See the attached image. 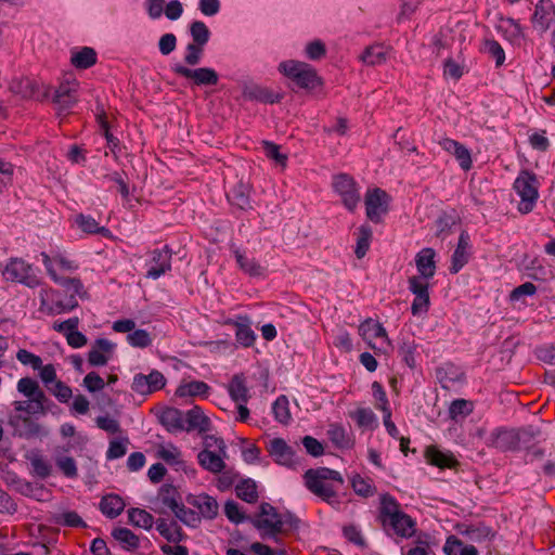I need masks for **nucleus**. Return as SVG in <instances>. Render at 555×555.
<instances>
[{
    "label": "nucleus",
    "mask_w": 555,
    "mask_h": 555,
    "mask_svg": "<svg viewBox=\"0 0 555 555\" xmlns=\"http://www.w3.org/2000/svg\"><path fill=\"white\" fill-rule=\"evenodd\" d=\"M469 249V234L466 231H462L449 268L452 274H456L468 262L470 256Z\"/></svg>",
    "instance_id": "20"
},
{
    "label": "nucleus",
    "mask_w": 555,
    "mask_h": 555,
    "mask_svg": "<svg viewBox=\"0 0 555 555\" xmlns=\"http://www.w3.org/2000/svg\"><path fill=\"white\" fill-rule=\"evenodd\" d=\"M55 283L63 286L66 291L72 292L70 295H80L82 291V283L77 278L59 276L57 274L52 279Z\"/></svg>",
    "instance_id": "57"
},
{
    "label": "nucleus",
    "mask_w": 555,
    "mask_h": 555,
    "mask_svg": "<svg viewBox=\"0 0 555 555\" xmlns=\"http://www.w3.org/2000/svg\"><path fill=\"white\" fill-rule=\"evenodd\" d=\"M251 522L255 528L263 531L262 538H271L274 542H279V534L297 528L299 520L291 513L281 515L271 504L262 502L257 518L251 519Z\"/></svg>",
    "instance_id": "3"
},
{
    "label": "nucleus",
    "mask_w": 555,
    "mask_h": 555,
    "mask_svg": "<svg viewBox=\"0 0 555 555\" xmlns=\"http://www.w3.org/2000/svg\"><path fill=\"white\" fill-rule=\"evenodd\" d=\"M158 499L160 502L168 506L171 511H176L180 505L179 501L181 500L180 493L176 487L172 485H164L159 489Z\"/></svg>",
    "instance_id": "44"
},
{
    "label": "nucleus",
    "mask_w": 555,
    "mask_h": 555,
    "mask_svg": "<svg viewBox=\"0 0 555 555\" xmlns=\"http://www.w3.org/2000/svg\"><path fill=\"white\" fill-rule=\"evenodd\" d=\"M83 386L90 391H100L105 387L103 378L95 372L88 373L83 378Z\"/></svg>",
    "instance_id": "63"
},
{
    "label": "nucleus",
    "mask_w": 555,
    "mask_h": 555,
    "mask_svg": "<svg viewBox=\"0 0 555 555\" xmlns=\"http://www.w3.org/2000/svg\"><path fill=\"white\" fill-rule=\"evenodd\" d=\"M209 389V385L202 380L184 382L178 386L176 396L179 398L197 396L206 398Z\"/></svg>",
    "instance_id": "32"
},
{
    "label": "nucleus",
    "mask_w": 555,
    "mask_h": 555,
    "mask_svg": "<svg viewBox=\"0 0 555 555\" xmlns=\"http://www.w3.org/2000/svg\"><path fill=\"white\" fill-rule=\"evenodd\" d=\"M530 434L525 429L498 428L488 438V446L501 451H514L519 449L520 442Z\"/></svg>",
    "instance_id": "6"
},
{
    "label": "nucleus",
    "mask_w": 555,
    "mask_h": 555,
    "mask_svg": "<svg viewBox=\"0 0 555 555\" xmlns=\"http://www.w3.org/2000/svg\"><path fill=\"white\" fill-rule=\"evenodd\" d=\"M190 34L193 42L199 43V46H206L210 38V30L202 21H194L191 23Z\"/></svg>",
    "instance_id": "49"
},
{
    "label": "nucleus",
    "mask_w": 555,
    "mask_h": 555,
    "mask_svg": "<svg viewBox=\"0 0 555 555\" xmlns=\"http://www.w3.org/2000/svg\"><path fill=\"white\" fill-rule=\"evenodd\" d=\"M224 514L228 517V519L234 524L243 522L246 517L241 512L240 506L234 501H228L224 505Z\"/></svg>",
    "instance_id": "61"
},
{
    "label": "nucleus",
    "mask_w": 555,
    "mask_h": 555,
    "mask_svg": "<svg viewBox=\"0 0 555 555\" xmlns=\"http://www.w3.org/2000/svg\"><path fill=\"white\" fill-rule=\"evenodd\" d=\"M351 487L356 494L362 498L373 496L376 488L371 478H363L361 475L356 474L350 479Z\"/></svg>",
    "instance_id": "41"
},
{
    "label": "nucleus",
    "mask_w": 555,
    "mask_h": 555,
    "mask_svg": "<svg viewBox=\"0 0 555 555\" xmlns=\"http://www.w3.org/2000/svg\"><path fill=\"white\" fill-rule=\"evenodd\" d=\"M2 275L7 281L22 283L28 287L39 285L37 276L33 274L31 266L21 258L11 259L3 269Z\"/></svg>",
    "instance_id": "7"
},
{
    "label": "nucleus",
    "mask_w": 555,
    "mask_h": 555,
    "mask_svg": "<svg viewBox=\"0 0 555 555\" xmlns=\"http://www.w3.org/2000/svg\"><path fill=\"white\" fill-rule=\"evenodd\" d=\"M54 522L57 525L67 526L70 528H86L87 525L82 520V518L78 515V513L74 511L65 512L61 515H57L54 518Z\"/></svg>",
    "instance_id": "52"
},
{
    "label": "nucleus",
    "mask_w": 555,
    "mask_h": 555,
    "mask_svg": "<svg viewBox=\"0 0 555 555\" xmlns=\"http://www.w3.org/2000/svg\"><path fill=\"white\" fill-rule=\"evenodd\" d=\"M112 537L125 551L133 552L140 546V538L128 528H114L112 530Z\"/></svg>",
    "instance_id": "31"
},
{
    "label": "nucleus",
    "mask_w": 555,
    "mask_h": 555,
    "mask_svg": "<svg viewBox=\"0 0 555 555\" xmlns=\"http://www.w3.org/2000/svg\"><path fill=\"white\" fill-rule=\"evenodd\" d=\"M330 440L338 448H345L349 443L346 430L341 425L332 424L327 430Z\"/></svg>",
    "instance_id": "55"
},
{
    "label": "nucleus",
    "mask_w": 555,
    "mask_h": 555,
    "mask_svg": "<svg viewBox=\"0 0 555 555\" xmlns=\"http://www.w3.org/2000/svg\"><path fill=\"white\" fill-rule=\"evenodd\" d=\"M228 391L235 403H247L250 395L246 385V377L243 373L233 375L228 385Z\"/></svg>",
    "instance_id": "27"
},
{
    "label": "nucleus",
    "mask_w": 555,
    "mask_h": 555,
    "mask_svg": "<svg viewBox=\"0 0 555 555\" xmlns=\"http://www.w3.org/2000/svg\"><path fill=\"white\" fill-rule=\"evenodd\" d=\"M156 530L168 542L180 543L186 539V534L176 520L167 521L165 518L156 520Z\"/></svg>",
    "instance_id": "26"
},
{
    "label": "nucleus",
    "mask_w": 555,
    "mask_h": 555,
    "mask_svg": "<svg viewBox=\"0 0 555 555\" xmlns=\"http://www.w3.org/2000/svg\"><path fill=\"white\" fill-rule=\"evenodd\" d=\"M351 416L356 420L357 424L361 427L370 426L375 420V415H374L373 411L371 409H366V408L357 409L352 413Z\"/></svg>",
    "instance_id": "62"
},
{
    "label": "nucleus",
    "mask_w": 555,
    "mask_h": 555,
    "mask_svg": "<svg viewBox=\"0 0 555 555\" xmlns=\"http://www.w3.org/2000/svg\"><path fill=\"white\" fill-rule=\"evenodd\" d=\"M125 506H126V504H125L122 498L119 496L118 494H114V493L104 495L101 499V502L99 505L102 514L111 519L119 516L122 513Z\"/></svg>",
    "instance_id": "30"
},
{
    "label": "nucleus",
    "mask_w": 555,
    "mask_h": 555,
    "mask_svg": "<svg viewBox=\"0 0 555 555\" xmlns=\"http://www.w3.org/2000/svg\"><path fill=\"white\" fill-rule=\"evenodd\" d=\"M439 145L448 153L455 156L463 170H469L473 166L472 155L468 149L456 140L444 138Z\"/></svg>",
    "instance_id": "22"
},
{
    "label": "nucleus",
    "mask_w": 555,
    "mask_h": 555,
    "mask_svg": "<svg viewBox=\"0 0 555 555\" xmlns=\"http://www.w3.org/2000/svg\"><path fill=\"white\" fill-rule=\"evenodd\" d=\"M408 283L410 292L414 295V300L411 305L412 314L426 313L430 306L429 284L415 275L409 278Z\"/></svg>",
    "instance_id": "12"
},
{
    "label": "nucleus",
    "mask_w": 555,
    "mask_h": 555,
    "mask_svg": "<svg viewBox=\"0 0 555 555\" xmlns=\"http://www.w3.org/2000/svg\"><path fill=\"white\" fill-rule=\"evenodd\" d=\"M52 101L60 113H67L78 101V83L76 81L62 82L54 90Z\"/></svg>",
    "instance_id": "15"
},
{
    "label": "nucleus",
    "mask_w": 555,
    "mask_h": 555,
    "mask_svg": "<svg viewBox=\"0 0 555 555\" xmlns=\"http://www.w3.org/2000/svg\"><path fill=\"white\" fill-rule=\"evenodd\" d=\"M231 324H233L236 328L235 338L240 345L246 348L254 345L256 340V334L247 322L242 323L234 321L231 322Z\"/></svg>",
    "instance_id": "43"
},
{
    "label": "nucleus",
    "mask_w": 555,
    "mask_h": 555,
    "mask_svg": "<svg viewBox=\"0 0 555 555\" xmlns=\"http://www.w3.org/2000/svg\"><path fill=\"white\" fill-rule=\"evenodd\" d=\"M9 424L14 433L25 439L38 437L42 434V426L30 415L15 414L10 416Z\"/></svg>",
    "instance_id": "17"
},
{
    "label": "nucleus",
    "mask_w": 555,
    "mask_h": 555,
    "mask_svg": "<svg viewBox=\"0 0 555 555\" xmlns=\"http://www.w3.org/2000/svg\"><path fill=\"white\" fill-rule=\"evenodd\" d=\"M333 186L341 197L344 206L353 211L360 202V192L352 177L340 173L334 177Z\"/></svg>",
    "instance_id": "9"
},
{
    "label": "nucleus",
    "mask_w": 555,
    "mask_h": 555,
    "mask_svg": "<svg viewBox=\"0 0 555 555\" xmlns=\"http://www.w3.org/2000/svg\"><path fill=\"white\" fill-rule=\"evenodd\" d=\"M363 63L374 66L386 61V51L383 46H371L361 55Z\"/></svg>",
    "instance_id": "46"
},
{
    "label": "nucleus",
    "mask_w": 555,
    "mask_h": 555,
    "mask_svg": "<svg viewBox=\"0 0 555 555\" xmlns=\"http://www.w3.org/2000/svg\"><path fill=\"white\" fill-rule=\"evenodd\" d=\"M27 459L30 462L33 474L41 479L51 475L52 465L38 451H33Z\"/></svg>",
    "instance_id": "39"
},
{
    "label": "nucleus",
    "mask_w": 555,
    "mask_h": 555,
    "mask_svg": "<svg viewBox=\"0 0 555 555\" xmlns=\"http://www.w3.org/2000/svg\"><path fill=\"white\" fill-rule=\"evenodd\" d=\"M555 21V4L551 0H539L531 16L534 29L546 33Z\"/></svg>",
    "instance_id": "16"
},
{
    "label": "nucleus",
    "mask_w": 555,
    "mask_h": 555,
    "mask_svg": "<svg viewBox=\"0 0 555 555\" xmlns=\"http://www.w3.org/2000/svg\"><path fill=\"white\" fill-rule=\"evenodd\" d=\"M356 235L357 244L354 254L358 259H362L370 248V244L373 237L372 228L369 224L364 223L358 229Z\"/></svg>",
    "instance_id": "38"
},
{
    "label": "nucleus",
    "mask_w": 555,
    "mask_h": 555,
    "mask_svg": "<svg viewBox=\"0 0 555 555\" xmlns=\"http://www.w3.org/2000/svg\"><path fill=\"white\" fill-rule=\"evenodd\" d=\"M55 464L64 476L68 478H76L78 476V469L74 457L59 456L55 460Z\"/></svg>",
    "instance_id": "56"
},
{
    "label": "nucleus",
    "mask_w": 555,
    "mask_h": 555,
    "mask_svg": "<svg viewBox=\"0 0 555 555\" xmlns=\"http://www.w3.org/2000/svg\"><path fill=\"white\" fill-rule=\"evenodd\" d=\"M96 121L101 129V132L103 137L107 141V145L111 150V152L114 154L115 157H117V149L119 147V140L109 130V124L107 120V115L103 107L99 108V112L96 113Z\"/></svg>",
    "instance_id": "34"
},
{
    "label": "nucleus",
    "mask_w": 555,
    "mask_h": 555,
    "mask_svg": "<svg viewBox=\"0 0 555 555\" xmlns=\"http://www.w3.org/2000/svg\"><path fill=\"white\" fill-rule=\"evenodd\" d=\"M415 351L416 345L414 340H403L399 347V353L410 369H414L416 366Z\"/></svg>",
    "instance_id": "54"
},
{
    "label": "nucleus",
    "mask_w": 555,
    "mask_h": 555,
    "mask_svg": "<svg viewBox=\"0 0 555 555\" xmlns=\"http://www.w3.org/2000/svg\"><path fill=\"white\" fill-rule=\"evenodd\" d=\"M186 503L198 509L201 518L214 519L218 515L219 505L215 498L206 494H189Z\"/></svg>",
    "instance_id": "18"
},
{
    "label": "nucleus",
    "mask_w": 555,
    "mask_h": 555,
    "mask_svg": "<svg viewBox=\"0 0 555 555\" xmlns=\"http://www.w3.org/2000/svg\"><path fill=\"white\" fill-rule=\"evenodd\" d=\"M473 402L465 399L454 400L449 408V416L456 420L459 416H467L473 412Z\"/></svg>",
    "instance_id": "50"
},
{
    "label": "nucleus",
    "mask_w": 555,
    "mask_h": 555,
    "mask_svg": "<svg viewBox=\"0 0 555 555\" xmlns=\"http://www.w3.org/2000/svg\"><path fill=\"white\" fill-rule=\"evenodd\" d=\"M184 422L185 431L197 430L198 434L209 431L211 425L209 417L204 414V411L198 405H194L184 414Z\"/></svg>",
    "instance_id": "23"
},
{
    "label": "nucleus",
    "mask_w": 555,
    "mask_h": 555,
    "mask_svg": "<svg viewBox=\"0 0 555 555\" xmlns=\"http://www.w3.org/2000/svg\"><path fill=\"white\" fill-rule=\"evenodd\" d=\"M234 256L236 263L238 264L240 269L250 275V276H260L263 273V268L260 266V263L255 258L247 257L244 253H242L240 249H234Z\"/></svg>",
    "instance_id": "35"
},
{
    "label": "nucleus",
    "mask_w": 555,
    "mask_h": 555,
    "mask_svg": "<svg viewBox=\"0 0 555 555\" xmlns=\"http://www.w3.org/2000/svg\"><path fill=\"white\" fill-rule=\"evenodd\" d=\"M229 198L231 203L241 209H246L249 207V197L244 191V186L240 185L234 188L229 194Z\"/></svg>",
    "instance_id": "60"
},
{
    "label": "nucleus",
    "mask_w": 555,
    "mask_h": 555,
    "mask_svg": "<svg viewBox=\"0 0 555 555\" xmlns=\"http://www.w3.org/2000/svg\"><path fill=\"white\" fill-rule=\"evenodd\" d=\"M77 225L88 234H101L103 236L109 235V230L105 227L99 225L98 221L90 216H85L82 214L76 217Z\"/></svg>",
    "instance_id": "40"
},
{
    "label": "nucleus",
    "mask_w": 555,
    "mask_h": 555,
    "mask_svg": "<svg viewBox=\"0 0 555 555\" xmlns=\"http://www.w3.org/2000/svg\"><path fill=\"white\" fill-rule=\"evenodd\" d=\"M436 251L426 247L418 251L415 256V264L418 273L424 279H431L436 273V262H435Z\"/></svg>",
    "instance_id": "24"
},
{
    "label": "nucleus",
    "mask_w": 555,
    "mask_h": 555,
    "mask_svg": "<svg viewBox=\"0 0 555 555\" xmlns=\"http://www.w3.org/2000/svg\"><path fill=\"white\" fill-rule=\"evenodd\" d=\"M425 457L427 463L440 469H457L460 462L454 454L450 451L443 452L436 446H429L425 450Z\"/></svg>",
    "instance_id": "19"
},
{
    "label": "nucleus",
    "mask_w": 555,
    "mask_h": 555,
    "mask_svg": "<svg viewBox=\"0 0 555 555\" xmlns=\"http://www.w3.org/2000/svg\"><path fill=\"white\" fill-rule=\"evenodd\" d=\"M305 486L307 489L331 505H339L338 490L344 485V478L339 472L318 467L310 468L304 474Z\"/></svg>",
    "instance_id": "2"
},
{
    "label": "nucleus",
    "mask_w": 555,
    "mask_h": 555,
    "mask_svg": "<svg viewBox=\"0 0 555 555\" xmlns=\"http://www.w3.org/2000/svg\"><path fill=\"white\" fill-rule=\"evenodd\" d=\"M176 517L182 521L184 525L196 528L201 524V516L195 511L185 507L183 504H180L176 511H172Z\"/></svg>",
    "instance_id": "48"
},
{
    "label": "nucleus",
    "mask_w": 555,
    "mask_h": 555,
    "mask_svg": "<svg viewBox=\"0 0 555 555\" xmlns=\"http://www.w3.org/2000/svg\"><path fill=\"white\" fill-rule=\"evenodd\" d=\"M288 404V399L284 395L278 397L276 400L273 402L272 411L274 414V418L281 424H287L291 421V412Z\"/></svg>",
    "instance_id": "47"
},
{
    "label": "nucleus",
    "mask_w": 555,
    "mask_h": 555,
    "mask_svg": "<svg viewBox=\"0 0 555 555\" xmlns=\"http://www.w3.org/2000/svg\"><path fill=\"white\" fill-rule=\"evenodd\" d=\"M326 53L325 44L321 40H314L307 44L306 54L308 59L317 61L322 59Z\"/></svg>",
    "instance_id": "64"
},
{
    "label": "nucleus",
    "mask_w": 555,
    "mask_h": 555,
    "mask_svg": "<svg viewBox=\"0 0 555 555\" xmlns=\"http://www.w3.org/2000/svg\"><path fill=\"white\" fill-rule=\"evenodd\" d=\"M377 520L389 537L408 539L414 535L416 530L415 520L401 509L400 504L389 493L380 496Z\"/></svg>",
    "instance_id": "1"
},
{
    "label": "nucleus",
    "mask_w": 555,
    "mask_h": 555,
    "mask_svg": "<svg viewBox=\"0 0 555 555\" xmlns=\"http://www.w3.org/2000/svg\"><path fill=\"white\" fill-rule=\"evenodd\" d=\"M96 52L93 48L83 47L77 52H73L70 62L78 69H87L96 63Z\"/></svg>",
    "instance_id": "36"
},
{
    "label": "nucleus",
    "mask_w": 555,
    "mask_h": 555,
    "mask_svg": "<svg viewBox=\"0 0 555 555\" xmlns=\"http://www.w3.org/2000/svg\"><path fill=\"white\" fill-rule=\"evenodd\" d=\"M373 397L375 399V408L384 413L390 412L389 401L383 385L378 382L372 384Z\"/></svg>",
    "instance_id": "53"
},
{
    "label": "nucleus",
    "mask_w": 555,
    "mask_h": 555,
    "mask_svg": "<svg viewBox=\"0 0 555 555\" xmlns=\"http://www.w3.org/2000/svg\"><path fill=\"white\" fill-rule=\"evenodd\" d=\"M204 47L199 43L191 42L186 46V53L184 55V62L190 66L197 65L203 57Z\"/></svg>",
    "instance_id": "59"
},
{
    "label": "nucleus",
    "mask_w": 555,
    "mask_h": 555,
    "mask_svg": "<svg viewBox=\"0 0 555 555\" xmlns=\"http://www.w3.org/2000/svg\"><path fill=\"white\" fill-rule=\"evenodd\" d=\"M149 256L145 274L147 279L157 280L171 271L172 250L168 245L149 251Z\"/></svg>",
    "instance_id": "8"
},
{
    "label": "nucleus",
    "mask_w": 555,
    "mask_h": 555,
    "mask_svg": "<svg viewBox=\"0 0 555 555\" xmlns=\"http://www.w3.org/2000/svg\"><path fill=\"white\" fill-rule=\"evenodd\" d=\"M244 95L247 99L270 104L278 103L282 99L280 94L274 93L272 90L260 86L246 87L244 90Z\"/></svg>",
    "instance_id": "33"
},
{
    "label": "nucleus",
    "mask_w": 555,
    "mask_h": 555,
    "mask_svg": "<svg viewBox=\"0 0 555 555\" xmlns=\"http://www.w3.org/2000/svg\"><path fill=\"white\" fill-rule=\"evenodd\" d=\"M115 345L105 338H99L88 352V362L92 366H103L107 364Z\"/></svg>",
    "instance_id": "21"
},
{
    "label": "nucleus",
    "mask_w": 555,
    "mask_h": 555,
    "mask_svg": "<svg viewBox=\"0 0 555 555\" xmlns=\"http://www.w3.org/2000/svg\"><path fill=\"white\" fill-rule=\"evenodd\" d=\"M172 70L176 75L192 80L197 87L217 86L219 82L218 73L210 67H198L193 69L177 64L172 67Z\"/></svg>",
    "instance_id": "10"
},
{
    "label": "nucleus",
    "mask_w": 555,
    "mask_h": 555,
    "mask_svg": "<svg viewBox=\"0 0 555 555\" xmlns=\"http://www.w3.org/2000/svg\"><path fill=\"white\" fill-rule=\"evenodd\" d=\"M464 534L475 543H490L495 534L496 531L493 530L491 527L479 522L475 525H469L466 527Z\"/></svg>",
    "instance_id": "29"
},
{
    "label": "nucleus",
    "mask_w": 555,
    "mask_h": 555,
    "mask_svg": "<svg viewBox=\"0 0 555 555\" xmlns=\"http://www.w3.org/2000/svg\"><path fill=\"white\" fill-rule=\"evenodd\" d=\"M129 522L135 527L143 529H151L154 524V517L147 511L142 508L132 507L128 509Z\"/></svg>",
    "instance_id": "42"
},
{
    "label": "nucleus",
    "mask_w": 555,
    "mask_h": 555,
    "mask_svg": "<svg viewBox=\"0 0 555 555\" xmlns=\"http://www.w3.org/2000/svg\"><path fill=\"white\" fill-rule=\"evenodd\" d=\"M279 70L302 89L313 90L323 83L317 70L305 62L285 61L280 63Z\"/></svg>",
    "instance_id": "5"
},
{
    "label": "nucleus",
    "mask_w": 555,
    "mask_h": 555,
    "mask_svg": "<svg viewBox=\"0 0 555 555\" xmlns=\"http://www.w3.org/2000/svg\"><path fill=\"white\" fill-rule=\"evenodd\" d=\"M225 456H227V454L225 455H222L221 453L216 454L215 452H212L210 450L204 449L198 453L197 460H198L199 465L204 469H206L210 473L217 474V473H221L225 468V463L223 461V457H225Z\"/></svg>",
    "instance_id": "28"
},
{
    "label": "nucleus",
    "mask_w": 555,
    "mask_h": 555,
    "mask_svg": "<svg viewBox=\"0 0 555 555\" xmlns=\"http://www.w3.org/2000/svg\"><path fill=\"white\" fill-rule=\"evenodd\" d=\"M166 385V378L159 371H152L150 374H135L131 389L140 395H150L160 390Z\"/></svg>",
    "instance_id": "14"
},
{
    "label": "nucleus",
    "mask_w": 555,
    "mask_h": 555,
    "mask_svg": "<svg viewBox=\"0 0 555 555\" xmlns=\"http://www.w3.org/2000/svg\"><path fill=\"white\" fill-rule=\"evenodd\" d=\"M366 217L374 223H379L388 211V194L379 188L369 190L365 194Z\"/></svg>",
    "instance_id": "11"
},
{
    "label": "nucleus",
    "mask_w": 555,
    "mask_h": 555,
    "mask_svg": "<svg viewBox=\"0 0 555 555\" xmlns=\"http://www.w3.org/2000/svg\"><path fill=\"white\" fill-rule=\"evenodd\" d=\"M160 424L169 433L184 431V414L177 408H166L159 414Z\"/></svg>",
    "instance_id": "25"
},
{
    "label": "nucleus",
    "mask_w": 555,
    "mask_h": 555,
    "mask_svg": "<svg viewBox=\"0 0 555 555\" xmlns=\"http://www.w3.org/2000/svg\"><path fill=\"white\" fill-rule=\"evenodd\" d=\"M237 498L247 502L255 503L258 500L256 482L251 479H244L235 488Z\"/></svg>",
    "instance_id": "45"
},
{
    "label": "nucleus",
    "mask_w": 555,
    "mask_h": 555,
    "mask_svg": "<svg viewBox=\"0 0 555 555\" xmlns=\"http://www.w3.org/2000/svg\"><path fill=\"white\" fill-rule=\"evenodd\" d=\"M127 340L132 347L138 348H146L152 344L151 336L145 330H133L128 334Z\"/></svg>",
    "instance_id": "58"
},
{
    "label": "nucleus",
    "mask_w": 555,
    "mask_h": 555,
    "mask_svg": "<svg viewBox=\"0 0 555 555\" xmlns=\"http://www.w3.org/2000/svg\"><path fill=\"white\" fill-rule=\"evenodd\" d=\"M485 52L495 60L498 67L502 66L505 61V52L502 46L494 39H486L483 41Z\"/></svg>",
    "instance_id": "51"
},
{
    "label": "nucleus",
    "mask_w": 555,
    "mask_h": 555,
    "mask_svg": "<svg viewBox=\"0 0 555 555\" xmlns=\"http://www.w3.org/2000/svg\"><path fill=\"white\" fill-rule=\"evenodd\" d=\"M359 334L363 339L369 341L373 338H385L389 343L385 327L380 323L374 322L372 319H367L360 324Z\"/></svg>",
    "instance_id": "37"
},
{
    "label": "nucleus",
    "mask_w": 555,
    "mask_h": 555,
    "mask_svg": "<svg viewBox=\"0 0 555 555\" xmlns=\"http://www.w3.org/2000/svg\"><path fill=\"white\" fill-rule=\"evenodd\" d=\"M540 182L534 172L522 169L513 183V189L520 197L518 211L522 215L531 212L539 199Z\"/></svg>",
    "instance_id": "4"
},
{
    "label": "nucleus",
    "mask_w": 555,
    "mask_h": 555,
    "mask_svg": "<svg viewBox=\"0 0 555 555\" xmlns=\"http://www.w3.org/2000/svg\"><path fill=\"white\" fill-rule=\"evenodd\" d=\"M267 452L273 461L286 467H295L299 461L294 449L283 438H273L267 443Z\"/></svg>",
    "instance_id": "13"
}]
</instances>
